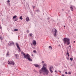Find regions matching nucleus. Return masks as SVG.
<instances>
[{"instance_id":"41","label":"nucleus","mask_w":76,"mask_h":76,"mask_svg":"<svg viewBox=\"0 0 76 76\" xmlns=\"http://www.w3.org/2000/svg\"><path fill=\"white\" fill-rule=\"evenodd\" d=\"M59 71V72H60V73H61V72L60 71Z\"/></svg>"},{"instance_id":"39","label":"nucleus","mask_w":76,"mask_h":76,"mask_svg":"<svg viewBox=\"0 0 76 76\" xmlns=\"http://www.w3.org/2000/svg\"><path fill=\"white\" fill-rule=\"evenodd\" d=\"M40 68V67L39 66L38 67V69H39Z\"/></svg>"},{"instance_id":"32","label":"nucleus","mask_w":76,"mask_h":76,"mask_svg":"<svg viewBox=\"0 0 76 76\" xmlns=\"http://www.w3.org/2000/svg\"><path fill=\"white\" fill-rule=\"evenodd\" d=\"M17 20H18V19H16L15 20V21H17Z\"/></svg>"},{"instance_id":"15","label":"nucleus","mask_w":76,"mask_h":76,"mask_svg":"<svg viewBox=\"0 0 76 76\" xmlns=\"http://www.w3.org/2000/svg\"><path fill=\"white\" fill-rule=\"evenodd\" d=\"M53 35H54V37H56L57 36V33H54L53 34Z\"/></svg>"},{"instance_id":"37","label":"nucleus","mask_w":76,"mask_h":76,"mask_svg":"<svg viewBox=\"0 0 76 76\" xmlns=\"http://www.w3.org/2000/svg\"><path fill=\"white\" fill-rule=\"evenodd\" d=\"M31 56H34V55L33 54H32L31 55Z\"/></svg>"},{"instance_id":"2","label":"nucleus","mask_w":76,"mask_h":76,"mask_svg":"<svg viewBox=\"0 0 76 76\" xmlns=\"http://www.w3.org/2000/svg\"><path fill=\"white\" fill-rule=\"evenodd\" d=\"M21 54H23L24 56V58L26 59H28L30 61H32V59L30 58V55L29 54L27 53L26 54H25V53L23 52L22 51L21 52Z\"/></svg>"},{"instance_id":"7","label":"nucleus","mask_w":76,"mask_h":76,"mask_svg":"<svg viewBox=\"0 0 76 76\" xmlns=\"http://www.w3.org/2000/svg\"><path fill=\"white\" fill-rule=\"evenodd\" d=\"M33 43L34 45H35L37 44V43L36 42V41L34 40L33 41Z\"/></svg>"},{"instance_id":"3","label":"nucleus","mask_w":76,"mask_h":76,"mask_svg":"<svg viewBox=\"0 0 76 76\" xmlns=\"http://www.w3.org/2000/svg\"><path fill=\"white\" fill-rule=\"evenodd\" d=\"M70 39L69 38H64L63 39V42L64 44H66L67 45H69L70 44Z\"/></svg>"},{"instance_id":"38","label":"nucleus","mask_w":76,"mask_h":76,"mask_svg":"<svg viewBox=\"0 0 76 76\" xmlns=\"http://www.w3.org/2000/svg\"><path fill=\"white\" fill-rule=\"evenodd\" d=\"M62 76H64V75H63V74H62Z\"/></svg>"},{"instance_id":"44","label":"nucleus","mask_w":76,"mask_h":76,"mask_svg":"<svg viewBox=\"0 0 76 76\" xmlns=\"http://www.w3.org/2000/svg\"><path fill=\"white\" fill-rule=\"evenodd\" d=\"M31 45H32V44H31Z\"/></svg>"},{"instance_id":"18","label":"nucleus","mask_w":76,"mask_h":76,"mask_svg":"<svg viewBox=\"0 0 76 76\" xmlns=\"http://www.w3.org/2000/svg\"><path fill=\"white\" fill-rule=\"evenodd\" d=\"M9 3H10V1L9 0H8L7 1V3L9 4V6H10V4H9Z\"/></svg>"},{"instance_id":"13","label":"nucleus","mask_w":76,"mask_h":76,"mask_svg":"<svg viewBox=\"0 0 76 76\" xmlns=\"http://www.w3.org/2000/svg\"><path fill=\"white\" fill-rule=\"evenodd\" d=\"M32 34L31 33H30V34H29V36L30 37H31V38H33V36H32Z\"/></svg>"},{"instance_id":"14","label":"nucleus","mask_w":76,"mask_h":76,"mask_svg":"<svg viewBox=\"0 0 76 76\" xmlns=\"http://www.w3.org/2000/svg\"><path fill=\"white\" fill-rule=\"evenodd\" d=\"M53 31L54 32H55V33H57V30H56V29L54 28L53 30Z\"/></svg>"},{"instance_id":"5","label":"nucleus","mask_w":76,"mask_h":76,"mask_svg":"<svg viewBox=\"0 0 76 76\" xmlns=\"http://www.w3.org/2000/svg\"><path fill=\"white\" fill-rule=\"evenodd\" d=\"M8 64H12V65H14V64H15V62L11 61H10V62L9 61H8Z\"/></svg>"},{"instance_id":"8","label":"nucleus","mask_w":76,"mask_h":76,"mask_svg":"<svg viewBox=\"0 0 76 76\" xmlns=\"http://www.w3.org/2000/svg\"><path fill=\"white\" fill-rule=\"evenodd\" d=\"M34 66L36 67H39V65H38V64H34Z\"/></svg>"},{"instance_id":"26","label":"nucleus","mask_w":76,"mask_h":76,"mask_svg":"<svg viewBox=\"0 0 76 76\" xmlns=\"http://www.w3.org/2000/svg\"><path fill=\"white\" fill-rule=\"evenodd\" d=\"M18 31V29H14V31Z\"/></svg>"},{"instance_id":"10","label":"nucleus","mask_w":76,"mask_h":76,"mask_svg":"<svg viewBox=\"0 0 76 76\" xmlns=\"http://www.w3.org/2000/svg\"><path fill=\"white\" fill-rule=\"evenodd\" d=\"M70 8L72 11H73V6H72L71 7H70Z\"/></svg>"},{"instance_id":"23","label":"nucleus","mask_w":76,"mask_h":76,"mask_svg":"<svg viewBox=\"0 0 76 76\" xmlns=\"http://www.w3.org/2000/svg\"><path fill=\"white\" fill-rule=\"evenodd\" d=\"M36 12H40V11L39 10H36Z\"/></svg>"},{"instance_id":"17","label":"nucleus","mask_w":76,"mask_h":76,"mask_svg":"<svg viewBox=\"0 0 76 76\" xmlns=\"http://www.w3.org/2000/svg\"><path fill=\"white\" fill-rule=\"evenodd\" d=\"M17 18V16L16 15L14 16L13 17V19H15V18Z\"/></svg>"},{"instance_id":"42","label":"nucleus","mask_w":76,"mask_h":76,"mask_svg":"<svg viewBox=\"0 0 76 76\" xmlns=\"http://www.w3.org/2000/svg\"><path fill=\"white\" fill-rule=\"evenodd\" d=\"M64 28H65V27H66V26H64Z\"/></svg>"},{"instance_id":"11","label":"nucleus","mask_w":76,"mask_h":76,"mask_svg":"<svg viewBox=\"0 0 76 76\" xmlns=\"http://www.w3.org/2000/svg\"><path fill=\"white\" fill-rule=\"evenodd\" d=\"M10 54H9V52L8 51L6 54L7 57V56H9Z\"/></svg>"},{"instance_id":"27","label":"nucleus","mask_w":76,"mask_h":76,"mask_svg":"<svg viewBox=\"0 0 76 76\" xmlns=\"http://www.w3.org/2000/svg\"><path fill=\"white\" fill-rule=\"evenodd\" d=\"M69 54V53H68V50H67L66 52V55H67Z\"/></svg>"},{"instance_id":"19","label":"nucleus","mask_w":76,"mask_h":76,"mask_svg":"<svg viewBox=\"0 0 76 76\" xmlns=\"http://www.w3.org/2000/svg\"><path fill=\"white\" fill-rule=\"evenodd\" d=\"M15 57H16V58H18V54H15Z\"/></svg>"},{"instance_id":"24","label":"nucleus","mask_w":76,"mask_h":76,"mask_svg":"<svg viewBox=\"0 0 76 76\" xmlns=\"http://www.w3.org/2000/svg\"><path fill=\"white\" fill-rule=\"evenodd\" d=\"M49 48H50V49L51 50H52V47H51V46H49Z\"/></svg>"},{"instance_id":"6","label":"nucleus","mask_w":76,"mask_h":76,"mask_svg":"<svg viewBox=\"0 0 76 76\" xmlns=\"http://www.w3.org/2000/svg\"><path fill=\"white\" fill-rule=\"evenodd\" d=\"M53 68V67L52 66H50V67L49 69L50 72H51V73H53V71H52V70L51 69H52Z\"/></svg>"},{"instance_id":"21","label":"nucleus","mask_w":76,"mask_h":76,"mask_svg":"<svg viewBox=\"0 0 76 76\" xmlns=\"http://www.w3.org/2000/svg\"><path fill=\"white\" fill-rule=\"evenodd\" d=\"M0 39H1V40H2V39H3V37H2V36H0Z\"/></svg>"},{"instance_id":"40","label":"nucleus","mask_w":76,"mask_h":76,"mask_svg":"<svg viewBox=\"0 0 76 76\" xmlns=\"http://www.w3.org/2000/svg\"><path fill=\"white\" fill-rule=\"evenodd\" d=\"M55 72H56V73H57V71L56 70H55Z\"/></svg>"},{"instance_id":"16","label":"nucleus","mask_w":76,"mask_h":76,"mask_svg":"<svg viewBox=\"0 0 76 76\" xmlns=\"http://www.w3.org/2000/svg\"><path fill=\"white\" fill-rule=\"evenodd\" d=\"M46 66H47V64H43V67H46Z\"/></svg>"},{"instance_id":"31","label":"nucleus","mask_w":76,"mask_h":76,"mask_svg":"<svg viewBox=\"0 0 76 76\" xmlns=\"http://www.w3.org/2000/svg\"><path fill=\"white\" fill-rule=\"evenodd\" d=\"M35 8V6H34L33 7V9H34Z\"/></svg>"},{"instance_id":"30","label":"nucleus","mask_w":76,"mask_h":76,"mask_svg":"<svg viewBox=\"0 0 76 76\" xmlns=\"http://www.w3.org/2000/svg\"><path fill=\"white\" fill-rule=\"evenodd\" d=\"M68 74H69V75H71V72H69Z\"/></svg>"},{"instance_id":"22","label":"nucleus","mask_w":76,"mask_h":76,"mask_svg":"<svg viewBox=\"0 0 76 76\" xmlns=\"http://www.w3.org/2000/svg\"><path fill=\"white\" fill-rule=\"evenodd\" d=\"M34 72H35V73H38V72H37V70H36L35 69H34Z\"/></svg>"},{"instance_id":"20","label":"nucleus","mask_w":76,"mask_h":76,"mask_svg":"<svg viewBox=\"0 0 76 76\" xmlns=\"http://www.w3.org/2000/svg\"><path fill=\"white\" fill-rule=\"evenodd\" d=\"M19 19H21V20H22V19H23V18H22V16H20Z\"/></svg>"},{"instance_id":"47","label":"nucleus","mask_w":76,"mask_h":76,"mask_svg":"<svg viewBox=\"0 0 76 76\" xmlns=\"http://www.w3.org/2000/svg\"><path fill=\"white\" fill-rule=\"evenodd\" d=\"M24 0V1H25V0Z\"/></svg>"},{"instance_id":"29","label":"nucleus","mask_w":76,"mask_h":76,"mask_svg":"<svg viewBox=\"0 0 76 76\" xmlns=\"http://www.w3.org/2000/svg\"><path fill=\"white\" fill-rule=\"evenodd\" d=\"M26 32L27 33V34H28V33H29V30H28L26 31Z\"/></svg>"},{"instance_id":"33","label":"nucleus","mask_w":76,"mask_h":76,"mask_svg":"<svg viewBox=\"0 0 76 76\" xmlns=\"http://www.w3.org/2000/svg\"><path fill=\"white\" fill-rule=\"evenodd\" d=\"M65 74H66V75H67V72H65Z\"/></svg>"},{"instance_id":"43","label":"nucleus","mask_w":76,"mask_h":76,"mask_svg":"<svg viewBox=\"0 0 76 76\" xmlns=\"http://www.w3.org/2000/svg\"><path fill=\"white\" fill-rule=\"evenodd\" d=\"M69 47H71V45H69Z\"/></svg>"},{"instance_id":"34","label":"nucleus","mask_w":76,"mask_h":76,"mask_svg":"<svg viewBox=\"0 0 76 76\" xmlns=\"http://www.w3.org/2000/svg\"><path fill=\"white\" fill-rule=\"evenodd\" d=\"M42 63H44V61H42Z\"/></svg>"},{"instance_id":"45","label":"nucleus","mask_w":76,"mask_h":76,"mask_svg":"<svg viewBox=\"0 0 76 76\" xmlns=\"http://www.w3.org/2000/svg\"><path fill=\"white\" fill-rule=\"evenodd\" d=\"M74 43L75 42V41H74Z\"/></svg>"},{"instance_id":"28","label":"nucleus","mask_w":76,"mask_h":76,"mask_svg":"<svg viewBox=\"0 0 76 76\" xmlns=\"http://www.w3.org/2000/svg\"><path fill=\"white\" fill-rule=\"evenodd\" d=\"M70 60H71V61H73V58H70Z\"/></svg>"},{"instance_id":"25","label":"nucleus","mask_w":76,"mask_h":76,"mask_svg":"<svg viewBox=\"0 0 76 76\" xmlns=\"http://www.w3.org/2000/svg\"><path fill=\"white\" fill-rule=\"evenodd\" d=\"M33 52L34 53H37V51L35 50H33Z\"/></svg>"},{"instance_id":"12","label":"nucleus","mask_w":76,"mask_h":76,"mask_svg":"<svg viewBox=\"0 0 76 76\" xmlns=\"http://www.w3.org/2000/svg\"><path fill=\"white\" fill-rule=\"evenodd\" d=\"M26 21L27 22H28L29 21V17H27L26 18Z\"/></svg>"},{"instance_id":"35","label":"nucleus","mask_w":76,"mask_h":76,"mask_svg":"<svg viewBox=\"0 0 76 76\" xmlns=\"http://www.w3.org/2000/svg\"><path fill=\"white\" fill-rule=\"evenodd\" d=\"M0 29H1V26H0Z\"/></svg>"},{"instance_id":"36","label":"nucleus","mask_w":76,"mask_h":76,"mask_svg":"<svg viewBox=\"0 0 76 76\" xmlns=\"http://www.w3.org/2000/svg\"><path fill=\"white\" fill-rule=\"evenodd\" d=\"M67 55H68V57H69V56H70V55H69V54H68Z\"/></svg>"},{"instance_id":"4","label":"nucleus","mask_w":76,"mask_h":76,"mask_svg":"<svg viewBox=\"0 0 76 76\" xmlns=\"http://www.w3.org/2000/svg\"><path fill=\"white\" fill-rule=\"evenodd\" d=\"M16 46H17L18 49H19L18 51H19V52H20L21 51V50H20V47H19V44L18 43H16L15 44Z\"/></svg>"},{"instance_id":"46","label":"nucleus","mask_w":76,"mask_h":76,"mask_svg":"<svg viewBox=\"0 0 76 76\" xmlns=\"http://www.w3.org/2000/svg\"><path fill=\"white\" fill-rule=\"evenodd\" d=\"M49 19V18H48V20Z\"/></svg>"},{"instance_id":"9","label":"nucleus","mask_w":76,"mask_h":76,"mask_svg":"<svg viewBox=\"0 0 76 76\" xmlns=\"http://www.w3.org/2000/svg\"><path fill=\"white\" fill-rule=\"evenodd\" d=\"M14 45V42H12L10 43L9 45L10 46H12V45Z\"/></svg>"},{"instance_id":"1","label":"nucleus","mask_w":76,"mask_h":76,"mask_svg":"<svg viewBox=\"0 0 76 76\" xmlns=\"http://www.w3.org/2000/svg\"><path fill=\"white\" fill-rule=\"evenodd\" d=\"M39 72L40 74L43 73V75H48L49 73V71L47 69L46 67H42L41 69H40Z\"/></svg>"}]
</instances>
